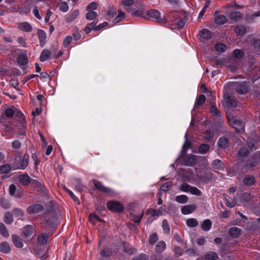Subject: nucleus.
<instances>
[{
	"mask_svg": "<svg viewBox=\"0 0 260 260\" xmlns=\"http://www.w3.org/2000/svg\"><path fill=\"white\" fill-rule=\"evenodd\" d=\"M3 116L6 117L8 118H14L16 121H21L22 127L24 128L23 121L24 120V116L23 113L15 108H8L6 110L5 113Z\"/></svg>",
	"mask_w": 260,
	"mask_h": 260,
	"instance_id": "f257e3e1",
	"label": "nucleus"
},
{
	"mask_svg": "<svg viewBox=\"0 0 260 260\" xmlns=\"http://www.w3.org/2000/svg\"><path fill=\"white\" fill-rule=\"evenodd\" d=\"M146 15L153 20L160 24H165L167 23V21H166L164 18L160 17V12L156 10L151 9L147 11Z\"/></svg>",
	"mask_w": 260,
	"mask_h": 260,
	"instance_id": "f03ea898",
	"label": "nucleus"
},
{
	"mask_svg": "<svg viewBox=\"0 0 260 260\" xmlns=\"http://www.w3.org/2000/svg\"><path fill=\"white\" fill-rule=\"evenodd\" d=\"M92 182L94 187L99 191L109 194L110 196H112L114 192L113 190L108 187L105 186L102 182L96 179H93Z\"/></svg>",
	"mask_w": 260,
	"mask_h": 260,
	"instance_id": "7ed1b4c3",
	"label": "nucleus"
},
{
	"mask_svg": "<svg viewBox=\"0 0 260 260\" xmlns=\"http://www.w3.org/2000/svg\"><path fill=\"white\" fill-rule=\"evenodd\" d=\"M108 209L111 211L120 213L124 210V207L121 203L116 201H111L107 202Z\"/></svg>",
	"mask_w": 260,
	"mask_h": 260,
	"instance_id": "20e7f679",
	"label": "nucleus"
},
{
	"mask_svg": "<svg viewBox=\"0 0 260 260\" xmlns=\"http://www.w3.org/2000/svg\"><path fill=\"white\" fill-rule=\"evenodd\" d=\"M178 14V13L176 11L172 12L170 15V20L173 22V24H176L178 28H182L184 26L185 22L182 19L175 18Z\"/></svg>",
	"mask_w": 260,
	"mask_h": 260,
	"instance_id": "39448f33",
	"label": "nucleus"
},
{
	"mask_svg": "<svg viewBox=\"0 0 260 260\" xmlns=\"http://www.w3.org/2000/svg\"><path fill=\"white\" fill-rule=\"evenodd\" d=\"M229 124L233 127L235 128L237 132H241L244 130L243 123L237 119H229L228 120Z\"/></svg>",
	"mask_w": 260,
	"mask_h": 260,
	"instance_id": "423d86ee",
	"label": "nucleus"
},
{
	"mask_svg": "<svg viewBox=\"0 0 260 260\" xmlns=\"http://www.w3.org/2000/svg\"><path fill=\"white\" fill-rule=\"evenodd\" d=\"M236 91L239 94H245L248 92V85L246 82L237 83L235 85Z\"/></svg>",
	"mask_w": 260,
	"mask_h": 260,
	"instance_id": "0eeeda50",
	"label": "nucleus"
},
{
	"mask_svg": "<svg viewBox=\"0 0 260 260\" xmlns=\"http://www.w3.org/2000/svg\"><path fill=\"white\" fill-rule=\"evenodd\" d=\"M43 210V207L39 204H32L29 206L27 208V212L29 214H35L39 213Z\"/></svg>",
	"mask_w": 260,
	"mask_h": 260,
	"instance_id": "6e6552de",
	"label": "nucleus"
},
{
	"mask_svg": "<svg viewBox=\"0 0 260 260\" xmlns=\"http://www.w3.org/2000/svg\"><path fill=\"white\" fill-rule=\"evenodd\" d=\"M80 14L78 10H74L65 17V20L67 23H71L74 21Z\"/></svg>",
	"mask_w": 260,
	"mask_h": 260,
	"instance_id": "1a4fd4ad",
	"label": "nucleus"
},
{
	"mask_svg": "<svg viewBox=\"0 0 260 260\" xmlns=\"http://www.w3.org/2000/svg\"><path fill=\"white\" fill-rule=\"evenodd\" d=\"M37 34L39 40L40 46L41 47H43L46 43V33L43 30L38 29Z\"/></svg>",
	"mask_w": 260,
	"mask_h": 260,
	"instance_id": "9d476101",
	"label": "nucleus"
},
{
	"mask_svg": "<svg viewBox=\"0 0 260 260\" xmlns=\"http://www.w3.org/2000/svg\"><path fill=\"white\" fill-rule=\"evenodd\" d=\"M197 208L195 204L184 206L181 208V212L184 215H187L192 213Z\"/></svg>",
	"mask_w": 260,
	"mask_h": 260,
	"instance_id": "9b49d317",
	"label": "nucleus"
},
{
	"mask_svg": "<svg viewBox=\"0 0 260 260\" xmlns=\"http://www.w3.org/2000/svg\"><path fill=\"white\" fill-rule=\"evenodd\" d=\"M18 27L20 30L27 32L31 31L32 29L31 25L27 22L19 23Z\"/></svg>",
	"mask_w": 260,
	"mask_h": 260,
	"instance_id": "f8f14e48",
	"label": "nucleus"
},
{
	"mask_svg": "<svg viewBox=\"0 0 260 260\" xmlns=\"http://www.w3.org/2000/svg\"><path fill=\"white\" fill-rule=\"evenodd\" d=\"M214 22L216 24L221 25L227 22V18L224 15L218 14L215 16Z\"/></svg>",
	"mask_w": 260,
	"mask_h": 260,
	"instance_id": "ddd939ff",
	"label": "nucleus"
},
{
	"mask_svg": "<svg viewBox=\"0 0 260 260\" xmlns=\"http://www.w3.org/2000/svg\"><path fill=\"white\" fill-rule=\"evenodd\" d=\"M52 55V52L48 49H45L42 50L40 56V60L44 62L49 59Z\"/></svg>",
	"mask_w": 260,
	"mask_h": 260,
	"instance_id": "4468645a",
	"label": "nucleus"
},
{
	"mask_svg": "<svg viewBox=\"0 0 260 260\" xmlns=\"http://www.w3.org/2000/svg\"><path fill=\"white\" fill-rule=\"evenodd\" d=\"M69 0H67V2L61 0L59 1L57 4V7L60 11L63 12H67L69 9L68 2Z\"/></svg>",
	"mask_w": 260,
	"mask_h": 260,
	"instance_id": "2eb2a0df",
	"label": "nucleus"
},
{
	"mask_svg": "<svg viewBox=\"0 0 260 260\" xmlns=\"http://www.w3.org/2000/svg\"><path fill=\"white\" fill-rule=\"evenodd\" d=\"M12 240L14 245L17 248H20L23 246V243L18 236L16 235H13L12 236Z\"/></svg>",
	"mask_w": 260,
	"mask_h": 260,
	"instance_id": "dca6fc26",
	"label": "nucleus"
},
{
	"mask_svg": "<svg viewBox=\"0 0 260 260\" xmlns=\"http://www.w3.org/2000/svg\"><path fill=\"white\" fill-rule=\"evenodd\" d=\"M196 156L191 154L188 155L185 159V165L187 166H193L196 164Z\"/></svg>",
	"mask_w": 260,
	"mask_h": 260,
	"instance_id": "f3484780",
	"label": "nucleus"
},
{
	"mask_svg": "<svg viewBox=\"0 0 260 260\" xmlns=\"http://www.w3.org/2000/svg\"><path fill=\"white\" fill-rule=\"evenodd\" d=\"M135 3V0H121V5L125 10L129 12V7L133 6Z\"/></svg>",
	"mask_w": 260,
	"mask_h": 260,
	"instance_id": "a211bd4d",
	"label": "nucleus"
},
{
	"mask_svg": "<svg viewBox=\"0 0 260 260\" xmlns=\"http://www.w3.org/2000/svg\"><path fill=\"white\" fill-rule=\"evenodd\" d=\"M229 234L232 238H237L241 234V230L237 227H232L229 230Z\"/></svg>",
	"mask_w": 260,
	"mask_h": 260,
	"instance_id": "6ab92c4d",
	"label": "nucleus"
},
{
	"mask_svg": "<svg viewBox=\"0 0 260 260\" xmlns=\"http://www.w3.org/2000/svg\"><path fill=\"white\" fill-rule=\"evenodd\" d=\"M256 162H257V160H256V157L254 156H253V157L249 158L247 160L246 162L245 163V164L244 165L243 167L244 168L247 169H250V168L255 166V165L256 164Z\"/></svg>",
	"mask_w": 260,
	"mask_h": 260,
	"instance_id": "aec40b11",
	"label": "nucleus"
},
{
	"mask_svg": "<svg viewBox=\"0 0 260 260\" xmlns=\"http://www.w3.org/2000/svg\"><path fill=\"white\" fill-rule=\"evenodd\" d=\"M33 233V228L30 225H27L24 226L22 233V236L24 238L30 236Z\"/></svg>",
	"mask_w": 260,
	"mask_h": 260,
	"instance_id": "412c9836",
	"label": "nucleus"
},
{
	"mask_svg": "<svg viewBox=\"0 0 260 260\" xmlns=\"http://www.w3.org/2000/svg\"><path fill=\"white\" fill-rule=\"evenodd\" d=\"M29 158V155L27 154H24L23 156L22 160L20 162L19 169L21 170L25 169L28 166Z\"/></svg>",
	"mask_w": 260,
	"mask_h": 260,
	"instance_id": "4be33fe9",
	"label": "nucleus"
},
{
	"mask_svg": "<svg viewBox=\"0 0 260 260\" xmlns=\"http://www.w3.org/2000/svg\"><path fill=\"white\" fill-rule=\"evenodd\" d=\"M200 36L204 40H209L212 38V33L208 29L204 28L200 31Z\"/></svg>",
	"mask_w": 260,
	"mask_h": 260,
	"instance_id": "5701e85b",
	"label": "nucleus"
},
{
	"mask_svg": "<svg viewBox=\"0 0 260 260\" xmlns=\"http://www.w3.org/2000/svg\"><path fill=\"white\" fill-rule=\"evenodd\" d=\"M212 166L215 170H221L224 168L223 163L219 159H215L212 161Z\"/></svg>",
	"mask_w": 260,
	"mask_h": 260,
	"instance_id": "b1692460",
	"label": "nucleus"
},
{
	"mask_svg": "<svg viewBox=\"0 0 260 260\" xmlns=\"http://www.w3.org/2000/svg\"><path fill=\"white\" fill-rule=\"evenodd\" d=\"M17 62L20 66H24L28 63V58L25 54H21L17 58Z\"/></svg>",
	"mask_w": 260,
	"mask_h": 260,
	"instance_id": "393cba45",
	"label": "nucleus"
},
{
	"mask_svg": "<svg viewBox=\"0 0 260 260\" xmlns=\"http://www.w3.org/2000/svg\"><path fill=\"white\" fill-rule=\"evenodd\" d=\"M48 239V236L46 233H41L38 237V242L40 245L46 244Z\"/></svg>",
	"mask_w": 260,
	"mask_h": 260,
	"instance_id": "a878e982",
	"label": "nucleus"
},
{
	"mask_svg": "<svg viewBox=\"0 0 260 260\" xmlns=\"http://www.w3.org/2000/svg\"><path fill=\"white\" fill-rule=\"evenodd\" d=\"M19 181L24 185H28L30 182V178L27 174H23L19 176Z\"/></svg>",
	"mask_w": 260,
	"mask_h": 260,
	"instance_id": "bb28decb",
	"label": "nucleus"
},
{
	"mask_svg": "<svg viewBox=\"0 0 260 260\" xmlns=\"http://www.w3.org/2000/svg\"><path fill=\"white\" fill-rule=\"evenodd\" d=\"M229 145V140L225 137L219 138L218 141V146L221 148H225Z\"/></svg>",
	"mask_w": 260,
	"mask_h": 260,
	"instance_id": "cd10ccee",
	"label": "nucleus"
},
{
	"mask_svg": "<svg viewBox=\"0 0 260 260\" xmlns=\"http://www.w3.org/2000/svg\"><path fill=\"white\" fill-rule=\"evenodd\" d=\"M166 247V243L164 241H159L156 245L155 250L157 253L162 252Z\"/></svg>",
	"mask_w": 260,
	"mask_h": 260,
	"instance_id": "c85d7f7f",
	"label": "nucleus"
},
{
	"mask_svg": "<svg viewBox=\"0 0 260 260\" xmlns=\"http://www.w3.org/2000/svg\"><path fill=\"white\" fill-rule=\"evenodd\" d=\"M11 247L8 243L6 242H2L0 244V250L4 253H8L10 251Z\"/></svg>",
	"mask_w": 260,
	"mask_h": 260,
	"instance_id": "c756f323",
	"label": "nucleus"
},
{
	"mask_svg": "<svg viewBox=\"0 0 260 260\" xmlns=\"http://www.w3.org/2000/svg\"><path fill=\"white\" fill-rule=\"evenodd\" d=\"M260 16V11H257L251 14L246 15V20L249 23L253 22L257 17Z\"/></svg>",
	"mask_w": 260,
	"mask_h": 260,
	"instance_id": "7c9ffc66",
	"label": "nucleus"
},
{
	"mask_svg": "<svg viewBox=\"0 0 260 260\" xmlns=\"http://www.w3.org/2000/svg\"><path fill=\"white\" fill-rule=\"evenodd\" d=\"M98 20L95 19L91 23H88L86 25L84 31L86 34L89 33L93 29L94 30L95 25L98 23Z\"/></svg>",
	"mask_w": 260,
	"mask_h": 260,
	"instance_id": "2f4dec72",
	"label": "nucleus"
},
{
	"mask_svg": "<svg viewBox=\"0 0 260 260\" xmlns=\"http://www.w3.org/2000/svg\"><path fill=\"white\" fill-rule=\"evenodd\" d=\"M211 221L210 219H207L204 221V222L202 224L201 228L203 231H208L211 229Z\"/></svg>",
	"mask_w": 260,
	"mask_h": 260,
	"instance_id": "473e14b6",
	"label": "nucleus"
},
{
	"mask_svg": "<svg viewBox=\"0 0 260 260\" xmlns=\"http://www.w3.org/2000/svg\"><path fill=\"white\" fill-rule=\"evenodd\" d=\"M188 200V197L184 194L177 196L175 198L176 201L180 204L186 203L187 202Z\"/></svg>",
	"mask_w": 260,
	"mask_h": 260,
	"instance_id": "72a5a7b5",
	"label": "nucleus"
},
{
	"mask_svg": "<svg viewBox=\"0 0 260 260\" xmlns=\"http://www.w3.org/2000/svg\"><path fill=\"white\" fill-rule=\"evenodd\" d=\"M112 253L111 248L105 247L101 251V254L105 258L109 257Z\"/></svg>",
	"mask_w": 260,
	"mask_h": 260,
	"instance_id": "f704fd0d",
	"label": "nucleus"
},
{
	"mask_svg": "<svg viewBox=\"0 0 260 260\" xmlns=\"http://www.w3.org/2000/svg\"><path fill=\"white\" fill-rule=\"evenodd\" d=\"M235 32L237 35L243 36L246 32V28L243 25H238L235 27Z\"/></svg>",
	"mask_w": 260,
	"mask_h": 260,
	"instance_id": "c9c22d12",
	"label": "nucleus"
},
{
	"mask_svg": "<svg viewBox=\"0 0 260 260\" xmlns=\"http://www.w3.org/2000/svg\"><path fill=\"white\" fill-rule=\"evenodd\" d=\"M255 179L253 176H246L243 179V183L245 185L250 186L254 183Z\"/></svg>",
	"mask_w": 260,
	"mask_h": 260,
	"instance_id": "e433bc0d",
	"label": "nucleus"
},
{
	"mask_svg": "<svg viewBox=\"0 0 260 260\" xmlns=\"http://www.w3.org/2000/svg\"><path fill=\"white\" fill-rule=\"evenodd\" d=\"M118 15L113 20V23H117L120 22L125 16V13L120 9L118 10Z\"/></svg>",
	"mask_w": 260,
	"mask_h": 260,
	"instance_id": "4c0bfd02",
	"label": "nucleus"
},
{
	"mask_svg": "<svg viewBox=\"0 0 260 260\" xmlns=\"http://www.w3.org/2000/svg\"><path fill=\"white\" fill-rule=\"evenodd\" d=\"M210 112L213 116H219L220 114V111L217 109L213 102L211 103Z\"/></svg>",
	"mask_w": 260,
	"mask_h": 260,
	"instance_id": "58836bf2",
	"label": "nucleus"
},
{
	"mask_svg": "<svg viewBox=\"0 0 260 260\" xmlns=\"http://www.w3.org/2000/svg\"><path fill=\"white\" fill-rule=\"evenodd\" d=\"M0 234L5 238L8 237L9 236V234L6 226L2 222H0Z\"/></svg>",
	"mask_w": 260,
	"mask_h": 260,
	"instance_id": "ea45409f",
	"label": "nucleus"
},
{
	"mask_svg": "<svg viewBox=\"0 0 260 260\" xmlns=\"http://www.w3.org/2000/svg\"><path fill=\"white\" fill-rule=\"evenodd\" d=\"M225 102L228 106L231 107H236L237 103L235 100L231 96L228 95L225 98Z\"/></svg>",
	"mask_w": 260,
	"mask_h": 260,
	"instance_id": "a19ab883",
	"label": "nucleus"
},
{
	"mask_svg": "<svg viewBox=\"0 0 260 260\" xmlns=\"http://www.w3.org/2000/svg\"><path fill=\"white\" fill-rule=\"evenodd\" d=\"M4 220L6 223L8 224H11L13 221L12 214L9 212H6L4 215Z\"/></svg>",
	"mask_w": 260,
	"mask_h": 260,
	"instance_id": "79ce46f5",
	"label": "nucleus"
},
{
	"mask_svg": "<svg viewBox=\"0 0 260 260\" xmlns=\"http://www.w3.org/2000/svg\"><path fill=\"white\" fill-rule=\"evenodd\" d=\"M11 171V166L9 164H5L0 166V172L2 174L9 173Z\"/></svg>",
	"mask_w": 260,
	"mask_h": 260,
	"instance_id": "37998d69",
	"label": "nucleus"
},
{
	"mask_svg": "<svg viewBox=\"0 0 260 260\" xmlns=\"http://www.w3.org/2000/svg\"><path fill=\"white\" fill-rule=\"evenodd\" d=\"M217 258V254L213 251L208 252L205 255L206 260H216Z\"/></svg>",
	"mask_w": 260,
	"mask_h": 260,
	"instance_id": "c03bdc74",
	"label": "nucleus"
},
{
	"mask_svg": "<svg viewBox=\"0 0 260 260\" xmlns=\"http://www.w3.org/2000/svg\"><path fill=\"white\" fill-rule=\"evenodd\" d=\"M132 15L135 16H140L144 18H147L146 14L143 12V9H138L136 10H134L133 12H132Z\"/></svg>",
	"mask_w": 260,
	"mask_h": 260,
	"instance_id": "a18cd8bd",
	"label": "nucleus"
},
{
	"mask_svg": "<svg viewBox=\"0 0 260 260\" xmlns=\"http://www.w3.org/2000/svg\"><path fill=\"white\" fill-rule=\"evenodd\" d=\"M162 228L164 233L166 234H169L170 232V226L168 221L166 219H164L162 222Z\"/></svg>",
	"mask_w": 260,
	"mask_h": 260,
	"instance_id": "49530a36",
	"label": "nucleus"
},
{
	"mask_svg": "<svg viewBox=\"0 0 260 260\" xmlns=\"http://www.w3.org/2000/svg\"><path fill=\"white\" fill-rule=\"evenodd\" d=\"M147 213L150 214L152 216H159L162 215V212L159 210H156L153 209H149Z\"/></svg>",
	"mask_w": 260,
	"mask_h": 260,
	"instance_id": "de8ad7c7",
	"label": "nucleus"
},
{
	"mask_svg": "<svg viewBox=\"0 0 260 260\" xmlns=\"http://www.w3.org/2000/svg\"><path fill=\"white\" fill-rule=\"evenodd\" d=\"M233 55L235 58L240 59L243 57L244 53L242 50L237 49L233 51Z\"/></svg>",
	"mask_w": 260,
	"mask_h": 260,
	"instance_id": "09e8293b",
	"label": "nucleus"
},
{
	"mask_svg": "<svg viewBox=\"0 0 260 260\" xmlns=\"http://www.w3.org/2000/svg\"><path fill=\"white\" fill-rule=\"evenodd\" d=\"M210 148L209 146L206 144H202L199 147V151L201 154H205L207 152Z\"/></svg>",
	"mask_w": 260,
	"mask_h": 260,
	"instance_id": "8fccbe9b",
	"label": "nucleus"
},
{
	"mask_svg": "<svg viewBox=\"0 0 260 260\" xmlns=\"http://www.w3.org/2000/svg\"><path fill=\"white\" fill-rule=\"evenodd\" d=\"M186 223L188 226L193 228L198 225V222L194 218H189L186 220Z\"/></svg>",
	"mask_w": 260,
	"mask_h": 260,
	"instance_id": "3c124183",
	"label": "nucleus"
},
{
	"mask_svg": "<svg viewBox=\"0 0 260 260\" xmlns=\"http://www.w3.org/2000/svg\"><path fill=\"white\" fill-rule=\"evenodd\" d=\"M158 240V237L156 233L150 235L149 238V243L150 245H154Z\"/></svg>",
	"mask_w": 260,
	"mask_h": 260,
	"instance_id": "603ef678",
	"label": "nucleus"
},
{
	"mask_svg": "<svg viewBox=\"0 0 260 260\" xmlns=\"http://www.w3.org/2000/svg\"><path fill=\"white\" fill-rule=\"evenodd\" d=\"M97 15V13L94 11H88L86 14L85 17L87 20H95V18L96 17Z\"/></svg>",
	"mask_w": 260,
	"mask_h": 260,
	"instance_id": "864d4df0",
	"label": "nucleus"
},
{
	"mask_svg": "<svg viewBox=\"0 0 260 260\" xmlns=\"http://www.w3.org/2000/svg\"><path fill=\"white\" fill-rule=\"evenodd\" d=\"M226 46L222 43L217 44L215 46V49L218 52H223L226 50Z\"/></svg>",
	"mask_w": 260,
	"mask_h": 260,
	"instance_id": "5fc2aeb1",
	"label": "nucleus"
},
{
	"mask_svg": "<svg viewBox=\"0 0 260 260\" xmlns=\"http://www.w3.org/2000/svg\"><path fill=\"white\" fill-rule=\"evenodd\" d=\"M144 215L143 213H141L138 215H134L132 216V220L137 223L139 224L141 221V219Z\"/></svg>",
	"mask_w": 260,
	"mask_h": 260,
	"instance_id": "6e6d98bb",
	"label": "nucleus"
},
{
	"mask_svg": "<svg viewBox=\"0 0 260 260\" xmlns=\"http://www.w3.org/2000/svg\"><path fill=\"white\" fill-rule=\"evenodd\" d=\"M225 204L230 208H233L235 206L236 204L232 201V199L228 196L225 197Z\"/></svg>",
	"mask_w": 260,
	"mask_h": 260,
	"instance_id": "4d7b16f0",
	"label": "nucleus"
},
{
	"mask_svg": "<svg viewBox=\"0 0 260 260\" xmlns=\"http://www.w3.org/2000/svg\"><path fill=\"white\" fill-rule=\"evenodd\" d=\"M64 189L68 193V194L71 196L73 200H74L75 202L77 203V204H80V202L79 199L73 193V192L70 189L65 187Z\"/></svg>",
	"mask_w": 260,
	"mask_h": 260,
	"instance_id": "13d9d810",
	"label": "nucleus"
},
{
	"mask_svg": "<svg viewBox=\"0 0 260 260\" xmlns=\"http://www.w3.org/2000/svg\"><path fill=\"white\" fill-rule=\"evenodd\" d=\"M12 212L15 216L18 218L23 216L24 214L23 211L19 208H16L14 209Z\"/></svg>",
	"mask_w": 260,
	"mask_h": 260,
	"instance_id": "bf43d9fd",
	"label": "nucleus"
},
{
	"mask_svg": "<svg viewBox=\"0 0 260 260\" xmlns=\"http://www.w3.org/2000/svg\"><path fill=\"white\" fill-rule=\"evenodd\" d=\"M172 185V182L170 181H169V182L165 183L163 185H162L160 186V189L161 191H166L168 190L171 187Z\"/></svg>",
	"mask_w": 260,
	"mask_h": 260,
	"instance_id": "052dcab7",
	"label": "nucleus"
},
{
	"mask_svg": "<svg viewBox=\"0 0 260 260\" xmlns=\"http://www.w3.org/2000/svg\"><path fill=\"white\" fill-rule=\"evenodd\" d=\"M97 8L98 4L95 2H92L87 6L86 10L87 11H94Z\"/></svg>",
	"mask_w": 260,
	"mask_h": 260,
	"instance_id": "680f3d73",
	"label": "nucleus"
},
{
	"mask_svg": "<svg viewBox=\"0 0 260 260\" xmlns=\"http://www.w3.org/2000/svg\"><path fill=\"white\" fill-rule=\"evenodd\" d=\"M206 98L205 96L203 94H201L199 96L197 102H196V105L197 106H201L205 102Z\"/></svg>",
	"mask_w": 260,
	"mask_h": 260,
	"instance_id": "e2e57ef3",
	"label": "nucleus"
},
{
	"mask_svg": "<svg viewBox=\"0 0 260 260\" xmlns=\"http://www.w3.org/2000/svg\"><path fill=\"white\" fill-rule=\"evenodd\" d=\"M185 253L190 256H196L198 255L197 250L193 248H189L185 250Z\"/></svg>",
	"mask_w": 260,
	"mask_h": 260,
	"instance_id": "0e129e2a",
	"label": "nucleus"
},
{
	"mask_svg": "<svg viewBox=\"0 0 260 260\" xmlns=\"http://www.w3.org/2000/svg\"><path fill=\"white\" fill-rule=\"evenodd\" d=\"M89 220L94 224L97 221H101L98 216L93 213H91L89 215Z\"/></svg>",
	"mask_w": 260,
	"mask_h": 260,
	"instance_id": "69168bd1",
	"label": "nucleus"
},
{
	"mask_svg": "<svg viewBox=\"0 0 260 260\" xmlns=\"http://www.w3.org/2000/svg\"><path fill=\"white\" fill-rule=\"evenodd\" d=\"M249 153V150L246 148H241L238 152L239 155L241 157L247 156L248 155Z\"/></svg>",
	"mask_w": 260,
	"mask_h": 260,
	"instance_id": "338daca9",
	"label": "nucleus"
},
{
	"mask_svg": "<svg viewBox=\"0 0 260 260\" xmlns=\"http://www.w3.org/2000/svg\"><path fill=\"white\" fill-rule=\"evenodd\" d=\"M190 193L193 195L200 196L202 194V192L197 187L191 186L189 191Z\"/></svg>",
	"mask_w": 260,
	"mask_h": 260,
	"instance_id": "774afa93",
	"label": "nucleus"
}]
</instances>
